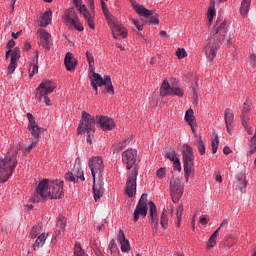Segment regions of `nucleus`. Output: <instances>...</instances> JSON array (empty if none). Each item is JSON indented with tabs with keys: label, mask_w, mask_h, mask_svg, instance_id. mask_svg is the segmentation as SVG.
<instances>
[{
	"label": "nucleus",
	"mask_w": 256,
	"mask_h": 256,
	"mask_svg": "<svg viewBox=\"0 0 256 256\" xmlns=\"http://www.w3.org/2000/svg\"><path fill=\"white\" fill-rule=\"evenodd\" d=\"M102 11L108 21V24H109V21H111V19H115V18H111V12H109V8H103Z\"/></svg>",
	"instance_id": "53"
},
{
	"label": "nucleus",
	"mask_w": 256,
	"mask_h": 256,
	"mask_svg": "<svg viewBox=\"0 0 256 256\" xmlns=\"http://www.w3.org/2000/svg\"><path fill=\"white\" fill-rule=\"evenodd\" d=\"M226 25L227 20L223 16H218L214 26L215 33L210 36L205 46V55L208 61H213L217 57V51H219V47H221V43L225 41V35H227Z\"/></svg>",
	"instance_id": "1"
},
{
	"label": "nucleus",
	"mask_w": 256,
	"mask_h": 256,
	"mask_svg": "<svg viewBox=\"0 0 256 256\" xmlns=\"http://www.w3.org/2000/svg\"><path fill=\"white\" fill-rule=\"evenodd\" d=\"M249 7H251V0H243L241 3V15H247L249 13Z\"/></svg>",
	"instance_id": "34"
},
{
	"label": "nucleus",
	"mask_w": 256,
	"mask_h": 256,
	"mask_svg": "<svg viewBox=\"0 0 256 256\" xmlns=\"http://www.w3.org/2000/svg\"><path fill=\"white\" fill-rule=\"evenodd\" d=\"M65 179L71 183H83V181H85V175L81 166H77L74 172L66 173Z\"/></svg>",
	"instance_id": "17"
},
{
	"label": "nucleus",
	"mask_w": 256,
	"mask_h": 256,
	"mask_svg": "<svg viewBox=\"0 0 256 256\" xmlns=\"http://www.w3.org/2000/svg\"><path fill=\"white\" fill-rule=\"evenodd\" d=\"M118 241L120 243V249L122 253H129L131 251V244L129 243V240L125 237V232L123 230H119L118 232Z\"/></svg>",
	"instance_id": "23"
},
{
	"label": "nucleus",
	"mask_w": 256,
	"mask_h": 256,
	"mask_svg": "<svg viewBox=\"0 0 256 256\" xmlns=\"http://www.w3.org/2000/svg\"><path fill=\"white\" fill-rule=\"evenodd\" d=\"M159 59H161L160 55H158L157 57L152 58L151 61H150V64L155 65V63H157V61H159Z\"/></svg>",
	"instance_id": "61"
},
{
	"label": "nucleus",
	"mask_w": 256,
	"mask_h": 256,
	"mask_svg": "<svg viewBox=\"0 0 256 256\" xmlns=\"http://www.w3.org/2000/svg\"><path fill=\"white\" fill-rule=\"evenodd\" d=\"M183 151V163H184V175L186 181H189V177L193 171L195 165V156L193 155V148L187 144L184 145Z\"/></svg>",
	"instance_id": "8"
},
{
	"label": "nucleus",
	"mask_w": 256,
	"mask_h": 256,
	"mask_svg": "<svg viewBox=\"0 0 256 256\" xmlns=\"http://www.w3.org/2000/svg\"><path fill=\"white\" fill-rule=\"evenodd\" d=\"M176 217H177L176 227L180 228L181 227V219L183 217V204H180L177 207V209H176Z\"/></svg>",
	"instance_id": "35"
},
{
	"label": "nucleus",
	"mask_w": 256,
	"mask_h": 256,
	"mask_svg": "<svg viewBox=\"0 0 256 256\" xmlns=\"http://www.w3.org/2000/svg\"><path fill=\"white\" fill-rule=\"evenodd\" d=\"M21 59V50L19 47H15L11 54V61H15L16 63Z\"/></svg>",
	"instance_id": "37"
},
{
	"label": "nucleus",
	"mask_w": 256,
	"mask_h": 256,
	"mask_svg": "<svg viewBox=\"0 0 256 256\" xmlns=\"http://www.w3.org/2000/svg\"><path fill=\"white\" fill-rule=\"evenodd\" d=\"M64 19L69 27H74L77 31H83V25L79 23V16H77L75 8L66 10Z\"/></svg>",
	"instance_id": "13"
},
{
	"label": "nucleus",
	"mask_w": 256,
	"mask_h": 256,
	"mask_svg": "<svg viewBox=\"0 0 256 256\" xmlns=\"http://www.w3.org/2000/svg\"><path fill=\"white\" fill-rule=\"evenodd\" d=\"M193 97H194V99H195V103H197V101H198V96H197V88H193Z\"/></svg>",
	"instance_id": "64"
},
{
	"label": "nucleus",
	"mask_w": 256,
	"mask_h": 256,
	"mask_svg": "<svg viewBox=\"0 0 256 256\" xmlns=\"http://www.w3.org/2000/svg\"><path fill=\"white\" fill-rule=\"evenodd\" d=\"M211 4L208 9V21L209 23H213V18L215 17V0H210Z\"/></svg>",
	"instance_id": "33"
},
{
	"label": "nucleus",
	"mask_w": 256,
	"mask_h": 256,
	"mask_svg": "<svg viewBox=\"0 0 256 256\" xmlns=\"http://www.w3.org/2000/svg\"><path fill=\"white\" fill-rule=\"evenodd\" d=\"M132 7L134 11H136V13L141 17H145L146 19L151 17L150 23H152V25H159V18L157 16H153V10H149L137 2H133Z\"/></svg>",
	"instance_id": "12"
},
{
	"label": "nucleus",
	"mask_w": 256,
	"mask_h": 256,
	"mask_svg": "<svg viewBox=\"0 0 256 256\" xmlns=\"http://www.w3.org/2000/svg\"><path fill=\"white\" fill-rule=\"evenodd\" d=\"M19 150L9 151L4 158L0 159V183H7L13 175L18 163Z\"/></svg>",
	"instance_id": "3"
},
{
	"label": "nucleus",
	"mask_w": 256,
	"mask_h": 256,
	"mask_svg": "<svg viewBox=\"0 0 256 256\" xmlns=\"http://www.w3.org/2000/svg\"><path fill=\"white\" fill-rule=\"evenodd\" d=\"M86 57H87V61L89 63V67H93V65H95V60L93 58V54L90 53L89 51L86 52Z\"/></svg>",
	"instance_id": "48"
},
{
	"label": "nucleus",
	"mask_w": 256,
	"mask_h": 256,
	"mask_svg": "<svg viewBox=\"0 0 256 256\" xmlns=\"http://www.w3.org/2000/svg\"><path fill=\"white\" fill-rule=\"evenodd\" d=\"M136 206L143 207L144 209H149V206H147V194H142V196L140 197V200Z\"/></svg>",
	"instance_id": "38"
},
{
	"label": "nucleus",
	"mask_w": 256,
	"mask_h": 256,
	"mask_svg": "<svg viewBox=\"0 0 256 256\" xmlns=\"http://www.w3.org/2000/svg\"><path fill=\"white\" fill-rule=\"evenodd\" d=\"M78 11L86 19L87 24L90 27V29H95V22L93 21V16H91V13H89V10H87V7L85 5H83L79 8Z\"/></svg>",
	"instance_id": "26"
},
{
	"label": "nucleus",
	"mask_w": 256,
	"mask_h": 256,
	"mask_svg": "<svg viewBox=\"0 0 256 256\" xmlns=\"http://www.w3.org/2000/svg\"><path fill=\"white\" fill-rule=\"evenodd\" d=\"M147 211H149V208H143L141 206H136L134 213H133V221L134 223H137L139 221L140 217H147Z\"/></svg>",
	"instance_id": "29"
},
{
	"label": "nucleus",
	"mask_w": 256,
	"mask_h": 256,
	"mask_svg": "<svg viewBox=\"0 0 256 256\" xmlns=\"http://www.w3.org/2000/svg\"><path fill=\"white\" fill-rule=\"evenodd\" d=\"M160 224L162 225L163 229H167V227H169V218L167 217L166 209H164L161 213Z\"/></svg>",
	"instance_id": "32"
},
{
	"label": "nucleus",
	"mask_w": 256,
	"mask_h": 256,
	"mask_svg": "<svg viewBox=\"0 0 256 256\" xmlns=\"http://www.w3.org/2000/svg\"><path fill=\"white\" fill-rule=\"evenodd\" d=\"M249 111H251V106H249L247 102H245L242 109L241 121L247 133L249 135H253V129L251 128V126H249V120L251 119V116L249 115Z\"/></svg>",
	"instance_id": "19"
},
{
	"label": "nucleus",
	"mask_w": 256,
	"mask_h": 256,
	"mask_svg": "<svg viewBox=\"0 0 256 256\" xmlns=\"http://www.w3.org/2000/svg\"><path fill=\"white\" fill-rule=\"evenodd\" d=\"M110 28L112 29V35L114 39H117L118 37H122L125 39L127 37V29L119 23L116 19L109 20Z\"/></svg>",
	"instance_id": "16"
},
{
	"label": "nucleus",
	"mask_w": 256,
	"mask_h": 256,
	"mask_svg": "<svg viewBox=\"0 0 256 256\" xmlns=\"http://www.w3.org/2000/svg\"><path fill=\"white\" fill-rule=\"evenodd\" d=\"M250 65H252V67L256 66V55L255 54L250 55Z\"/></svg>",
	"instance_id": "56"
},
{
	"label": "nucleus",
	"mask_w": 256,
	"mask_h": 256,
	"mask_svg": "<svg viewBox=\"0 0 256 256\" xmlns=\"http://www.w3.org/2000/svg\"><path fill=\"white\" fill-rule=\"evenodd\" d=\"M185 185L182 184L179 178H172L170 181V195L172 197L173 203H179L183 197V191Z\"/></svg>",
	"instance_id": "9"
},
{
	"label": "nucleus",
	"mask_w": 256,
	"mask_h": 256,
	"mask_svg": "<svg viewBox=\"0 0 256 256\" xmlns=\"http://www.w3.org/2000/svg\"><path fill=\"white\" fill-rule=\"evenodd\" d=\"M224 119L226 123V129L228 133L231 134V132L233 131V123H235V114L233 113V110H231V108H227L224 111Z\"/></svg>",
	"instance_id": "22"
},
{
	"label": "nucleus",
	"mask_w": 256,
	"mask_h": 256,
	"mask_svg": "<svg viewBox=\"0 0 256 256\" xmlns=\"http://www.w3.org/2000/svg\"><path fill=\"white\" fill-rule=\"evenodd\" d=\"M173 164H174V169H175L176 171H181V161L179 160V158H178V159H175V160L173 161Z\"/></svg>",
	"instance_id": "55"
},
{
	"label": "nucleus",
	"mask_w": 256,
	"mask_h": 256,
	"mask_svg": "<svg viewBox=\"0 0 256 256\" xmlns=\"http://www.w3.org/2000/svg\"><path fill=\"white\" fill-rule=\"evenodd\" d=\"M197 149H198L200 155H205L206 147H205V143L203 142V140L201 138H199L197 141Z\"/></svg>",
	"instance_id": "39"
},
{
	"label": "nucleus",
	"mask_w": 256,
	"mask_h": 256,
	"mask_svg": "<svg viewBox=\"0 0 256 256\" xmlns=\"http://www.w3.org/2000/svg\"><path fill=\"white\" fill-rule=\"evenodd\" d=\"M65 227H67V218L64 216H59L55 227L54 236L52 238V243H55L57 239L65 235Z\"/></svg>",
	"instance_id": "18"
},
{
	"label": "nucleus",
	"mask_w": 256,
	"mask_h": 256,
	"mask_svg": "<svg viewBox=\"0 0 256 256\" xmlns=\"http://www.w3.org/2000/svg\"><path fill=\"white\" fill-rule=\"evenodd\" d=\"M137 175H139V171L137 170V167H135L126 181L125 193L128 197H133V195L137 193Z\"/></svg>",
	"instance_id": "11"
},
{
	"label": "nucleus",
	"mask_w": 256,
	"mask_h": 256,
	"mask_svg": "<svg viewBox=\"0 0 256 256\" xmlns=\"http://www.w3.org/2000/svg\"><path fill=\"white\" fill-rule=\"evenodd\" d=\"M236 189H238V191H240L241 193H245L247 189V180L243 179L242 181H240V183L237 184Z\"/></svg>",
	"instance_id": "44"
},
{
	"label": "nucleus",
	"mask_w": 256,
	"mask_h": 256,
	"mask_svg": "<svg viewBox=\"0 0 256 256\" xmlns=\"http://www.w3.org/2000/svg\"><path fill=\"white\" fill-rule=\"evenodd\" d=\"M27 119L29 121L28 129L33 137L32 143L26 148V153H29L32 149H35L39 143V139L41 137V128L39 125H37V122H35V117H33V114L28 113Z\"/></svg>",
	"instance_id": "7"
},
{
	"label": "nucleus",
	"mask_w": 256,
	"mask_h": 256,
	"mask_svg": "<svg viewBox=\"0 0 256 256\" xmlns=\"http://www.w3.org/2000/svg\"><path fill=\"white\" fill-rule=\"evenodd\" d=\"M133 141V136H129L126 140L120 142V145L123 146V148L125 149V147H127V145H129V143H131Z\"/></svg>",
	"instance_id": "54"
},
{
	"label": "nucleus",
	"mask_w": 256,
	"mask_h": 256,
	"mask_svg": "<svg viewBox=\"0 0 256 256\" xmlns=\"http://www.w3.org/2000/svg\"><path fill=\"white\" fill-rule=\"evenodd\" d=\"M148 205L150 208L148 219L150 221L152 229L157 231V229L159 227V216L157 215V206L155 205V202H153V201H150L148 203Z\"/></svg>",
	"instance_id": "20"
},
{
	"label": "nucleus",
	"mask_w": 256,
	"mask_h": 256,
	"mask_svg": "<svg viewBox=\"0 0 256 256\" xmlns=\"http://www.w3.org/2000/svg\"><path fill=\"white\" fill-rule=\"evenodd\" d=\"M74 5L79 11L80 7H83V0H74Z\"/></svg>",
	"instance_id": "57"
},
{
	"label": "nucleus",
	"mask_w": 256,
	"mask_h": 256,
	"mask_svg": "<svg viewBox=\"0 0 256 256\" xmlns=\"http://www.w3.org/2000/svg\"><path fill=\"white\" fill-rule=\"evenodd\" d=\"M63 197V181L42 180L37 187L36 194L32 196L33 203L45 201L46 199H61Z\"/></svg>",
	"instance_id": "2"
},
{
	"label": "nucleus",
	"mask_w": 256,
	"mask_h": 256,
	"mask_svg": "<svg viewBox=\"0 0 256 256\" xmlns=\"http://www.w3.org/2000/svg\"><path fill=\"white\" fill-rule=\"evenodd\" d=\"M228 224H229V221H227V219L223 220L220 226L218 227V231H221V229H223V227H225V225H228Z\"/></svg>",
	"instance_id": "60"
},
{
	"label": "nucleus",
	"mask_w": 256,
	"mask_h": 256,
	"mask_svg": "<svg viewBox=\"0 0 256 256\" xmlns=\"http://www.w3.org/2000/svg\"><path fill=\"white\" fill-rule=\"evenodd\" d=\"M20 35H21V31H18L16 33L15 32L12 33L13 39H19Z\"/></svg>",
	"instance_id": "63"
},
{
	"label": "nucleus",
	"mask_w": 256,
	"mask_h": 256,
	"mask_svg": "<svg viewBox=\"0 0 256 256\" xmlns=\"http://www.w3.org/2000/svg\"><path fill=\"white\" fill-rule=\"evenodd\" d=\"M158 179H165V168H160L156 172Z\"/></svg>",
	"instance_id": "51"
},
{
	"label": "nucleus",
	"mask_w": 256,
	"mask_h": 256,
	"mask_svg": "<svg viewBox=\"0 0 256 256\" xmlns=\"http://www.w3.org/2000/svg\"><path fill=\"white\" fill-rule=\"evenodd\" d=\"M160 95L162 97H167V95H176V97H183V89L179 87H171L169 81L164 80L160 87Z\"/></svg>",
	"instance_id": "14"
},
{
	"label": "nucleus",
	"mask_w": 256,
	"mask_h": 256,
	"mask_svg": "<svg viewBox=\"0 0 256 256\" xmlns=\"http://www.w3.org/2000/svg\"><path fill=\"white\" fill-rule=\"evenodd\" d=\"M212 153L215 155L217 153V149H219V137H214L211 141Z\"/></svg>",
	"instance_id": "40"
},
{
	"label": "nucleus",
	"mask_w": 256,
	"mask_h": 256,
	"mask_svg": "<svg viewBox=\"0 0 256 256\" xmlns=\"http://www.w3.org/2000/svg\"><path fill=\"white\" fill-rule=\"evenodd\" d=\"M90 80L91 86L95 91L96 95L99 91L98 87H103V85L105 86L107 93H109L110 95H114L115 90L113 89V82H111V76H105L103 79V77L99 73L93 72L92 76H90Z\"/></svg>",
	"instance_id": "6"
},
{
	"label": "nucleus",
	"mask_w": 256,
	"mask_h": 256,
	"mask_svg": "<svg viewBox=\"0 0 256 256\" xmlns=\"http://www.w3.org/2000/svg\"><path fill=\"white\" fill-rule=\"evenodd\" d=\"M55 89H57V84H55V82L51 80H43L36 89V99L42 102L44 98L46 105L51 107V99H49L47 95H51Z\"/></svg>",
	"instance_id": "5"
},
{
	"label": "nucleus",
	"mask_w": 256,
	"mask_h": 256,
	"mask_svg": "<svg viewBox=\"0 0 256 256\" xmlns=\"http://www.w3.org/2000/svg\"><path fill=\"white\" fill-rule=\"evenodd\" d=\"M53 19V11L48 10L42 14L40 17L39 25L40 27H47Z\"/></svg>",
	"instance_id": "28"
},
{
	"label": "nucleus",
	"mask_w": 256,
	"mask_h": 256,
	"mask_svg": "<svg viewBox=\"0 0 256 256\" xmlns=\"http://www.w3.org/2000/svg\"><path fill=\"white\" fill-rule=\"evenodd\" d=\"M223 153L224 155H229V153H231V148H229V146H225L223 149Z\"/></svg>",
	"instance_id": "62"
},
{
	"label": "nucleus",
	"mask_w": 256,
	"mask_h": 256,
	"mask_svg": "<svg viewBox=\"0 0 256 256\" xmlns=\"http://www.w3.org/2000/svg\"><path fill=\"white\" fill-rule=\"evenodd\" d=\"M122 161L128 170L133 168V165L137 163V150L127 149L122 153Z\"/></svg>",
	"instance_id": "15"
},
{
	"label": "nucleus",
	"mask_w": 256,
	"mask_h": 256,
	"mask_svg": "<svg viewBox=\"0 0 256 256\" xmlns=\"http://www.w3.org/2000/svg\"><path fill=\"white\" fill-rule=\"evenodd\" d=\"M47 237H49V233H42L38 236V238L36 239L33 245L34 251H39V249H41V247L45 245V241H47Z\"/></svg>",
	"instance_id": "30"
},
{
	"label": "nucleus",
	"mask_w": 256,
	"mask_h": 256,
	"mask_svg": "<svg viewBox=\"0 0 256 256\" xmlns=\"http://www.w3.org/2000/svg\"><path fill=\"white\" fill-rule=\"evenodd\" d=\"M123 149H124L123 145H121V143H118L117 146H113L112 147L113 155H116V157H117V155H119V153L121 151H123Z\"/></svg>",
	"instance_id": "47"
},
{
	"label": "nucleus",
	"mask_w": 256,
	"mask_h": 256,
	"mask_svg": "<svg viewBox=\"0 0 256 256\" xmlns=\"http://www.w3.org/2000/svg\"><path fill=\"white\" fill-rule=\"evenodd\" d=\"M96 121L103 131H113L115 129V121L108 116H97Z\"/></svg>",
	"instance_id": "21"
},
{
	"label": "nucleus",
	"mask_w": 256,
	"mask_h": 256,
	"mask_svg": "<svg viewBox=\"0 0 256 256\" xmlns=\"http://www.w3.org/2000/svg\"><path fill=\"white\" fill-rule=\"evenodd\" d=\"M39 73V54L32 57L29 67V77L30 79Z\"/></svg>",
	"instance_id": "24"
},
{
	"label": "nucleus",
	"mask_w": 256,
	"mask_h": 256,
	"mask_svg": "<svg viewBox=\"0 0 256 256\" xmlns=\"http://www.w3.org/2000/svg\"><path fill=\"white\" fill-rule=\"evenodd\" d=\"M77 131L79 135H86V141L91 145L93 143V135L95 134V118L83 111Z\"/></svg>",
	"instance_id": "4"
},
{
	"label": "nucleus",
	"mask_w": 256,
	"mask_h": 256,
	"mask_svg": "<svg viewBox=\"0 0 256 256\" xmlns=\"http://www.w3.org/2000/svg\"><path fill=\"white\" fill-rule=\"evenodd\" d=\"M41 229H43V225L42 224H38L36 226H34L30 232V239H35L37 237V235H39L41 233Z\"/></svg>",
	"instance_id": "36"
},
{
	"label": "nucleus",
	"mask_w": 256,
	"mask_h": 256,
	"mask_svg": "<svg viewBox=\"0 0 256 256\" xmlns=\"http://www.w3.org/2000/svg\"><path fill=\"white\" fill-rule=\"evenodd\" d=\"M108 249L111 253V255H113V253H117V251H119V248L117 247V244L115 243V239H112L108 245Z\"/></svg>",
	"instance_id": "42"
},
{
	"label": "nucleus",
	"mask_w": 256,
	"mask_h": 256,
	"mask_svg": "<svg viewBox=\"0 0 256 256\" xmlns=\"http://www.w3.org/2000/svg\"><path fill=\"white\" fill-rule=\"evenodd\" d=\"M176 56L178 59H185V57H187V51L185 48H178L176 51Z\"/></svg>",
	"instance_id": "46"
},
{
	"label": "nucleus",
	"mask_w": 256,
	"mask_h": 256,
	"mask_svg": "<svg viewBox=\"0 0 256 256\" xmlns=\"http://www.w3.org/2000/svg\"><path fill=\"white\" fill-rule=\"evenodd\" d=\"M130 21H132L133 25L138 29V31H143V24L139 23V20L135 18H131Z\"/></svg>",
	"instance_id": "49"
},
{
	"label": "nucleus",
	"mask_w": 256,
	"mask_h": 256,
	"mask_svg": "<svg viewBox=\"0 0 256 256\" xmlns=\"http://www.w3.org/2000/svg\"><path fill=\"white\" fill-rule=\"evenodd\" d=\"M166 157L172 162L175 161V159H179L177 157V152H175V149L173 148H171L168 152H166Z\"/></svg>",
	"instance_id": "41"
},
{
	"label": "nucleus",
	"mask_w": 256,
	"mask_h": 256,
	"mask_svg": "<svg viewBox=\"0 0 256 256\" xmlns=\"http://www.w3.org/2000/svg\"><path fill=\"white\" fill-rule=\"evenodd\" d=\"M15 69H17V62L10 60V64L8 65V75H13Z\"/></svg>",
	"instance_id": "45"
},
{
	"label": "nucleus",
	"mask_w": 256,
	"mask_h": 256,
	"mask_svg": "<svg viewBox=\"0 0 256 256\" xmlns=\"http://www.w3.org/2000/svg\"><path fill=\"white\" fill-rule=\"evenodd\" d=\"M103 183L102 182H95L93 179V195L95 201H99L104 193Z\"/></svg>",
	"instance_id": "27"
},
{
	"label": "nucleus",
	"mask_w": 256,
	"mask_h": 256,
	"mask_svg": "<svg viewBox=\"0 0 256 256\" xmlns=\"http://www.w3.org/2000/svg\"><path fill=\"white\" fill-rule=\"evenodd\" d=\"M38 35L40 37V40L51 39V34H49V32H47V31H45L43 29L38 30Z\"/></svg>",
	"instance_id": "43"
},
{
	"label": "nucleus",
	"mask_w": 256,
	"mask_h": 256,
	"mask_svg": "<svg viewBox=\"0 0 256 256\" xmlns=\"http://www.w3.org/2000/svg\"><path fill=\"white\" fill-rule=\"evenodd\" d=\"M88 167L92 173L93 179H96V177H103V171H105V165H103V158L99 156L90 158Z\"/></svg>",
	"instance_id": "10"
},
{
	"label": "nucleus",
	"mask_w": 256,
	"mask_h": 256,
	"mask_svg": "<svg viewBox=\"0 0 256 256\" xmlns=\"http://www.w3.org/2000/svg\"><path fill=\"white\" fill-rule=\"evenodd\" d=\"M215 237L210 236L209 240H208V249H213L214 245H217V241H215Z\"/></svg>",
	"instance_id": "52"
},
{
	"label": "nucleus",
	"mask_w": 256,
	"mask_h": 256,
	"mask_svg": "<svg viewBox=\"0 0 256 256\" xmlns=\"http://www.w3.org/2000/svg\"><path fill=\"white\" fill-rule=\"evenodd\" d=\"M39 43H40V45H41L44 49H47V51H49V49H51L49 39H48V40H40Z\"/></svg>",
	"instance_id": "50"
},
{
	"label": "nucleus",
	"mask_w": 256,
	"mask_h": 256,
	"mask_svg": "<svg viewBox=\"0 0 256 256\" xmlns=\"http://www.w3.org/2000/svg\"><path fill=\"white\" fill-rule=\"evenodd\" d=\"M184 119L188 125H193V123H195V115L193 109L190 108L186 111Z\"/></svg>",
	"instance_id": "31"
},
{
	"label": "nucleus",
	"mask_w": 256,
	"mask_h": 256,
	"mask_svg": "<svg viewBox=\"0 0 256 256\" xmlns=\"http://www.w3.org/2000/svg\"><path fill=\"white\" fill-rule=\"evenodd\" d=\"M199 221L202 225H207L209 223V219L205 216L200 217Z\"/></svg>",
	"instance_id": "58"
},
{
	"label": "nucleus",
	"mask_w": 256,
	"mask_h": 256,
	"mask_svg": "<svg viewBox=\"0 0 256 256\" xmlns=\"http://www.w3.org/2000/svg\"><path fill=\"white\" fill-rule=\"evenodd\" d=\"M65 67L67 71H75L77 67V60L73 58V53L68 52L64 59Z\"/></svg>",
	"instance_id": "25"
},
{
	"label": "nucleus",
	"mask_w": 256,
	"mask_h": 256,
	"mask_svg": "<svg viewBox=\"0 0 256 256\" xmlns=\"http://www.w3.org/2000/svg\"><path fill=\"white\" fill-rule=\"evenodd\" d=\"M13 47H15V40H10L8 43H7V49H13Z\"/></svg>",
	"instance_id": "59"
}]
</instances>
